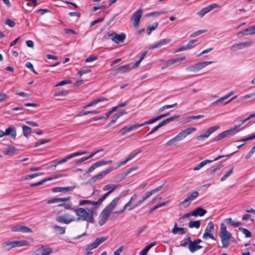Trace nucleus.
<instances>
[{
    "mask_svg": "<svg viewBox=\"0 0 255 255\" xmlns=\"http://www.w3.org/2000/svg\"><path fill=\"white\" fill-rule=\"evenodd\" d=\"M118 185L112 184L104 186L103 188V190L104 191H108V192L105 193L102 197L100 198V201H101L102 203L106 199V198L118 187Z\"/></svg>",
    "mask_w": 255,
    "mask_h": 255,
    "instance_id": "obj_14",
    "label": "nucleus"
},
{
    "mask_svg": "<svg viewBox=\"0 0 255 255\" xmlns=\"http://www.w3.org/2000/svg\"><path fill=\"white\" fill-rule=\"evenodd\" d=\"M200 226V221H191L188 223V227L190 228L198 229Z\"/></svg>",
    "mask_w": 255,
    "mask_h": 255,
    "instance_id": "obj_44",
    "label": "nucleus"
},
{
    "mask_svg": "<svg viewBox=\"0 0 255 255\" xmlns=\"http://www.w3.org/2000/svg\"><path fill=\"white\" fill-rule=\"evenodd\" d=\"M173 64L174 61H173V59H169L165 62V63L163 64V66L161 67V69H164Z\"/></svg>",
    "mask_w": 255,
    "mask_h": 255,
    "instance_id": "obj_56",
    "label": "nucleus"
},
{
    "mask_svg": "<svg viewBox=\"0 0 255 255\" xmlns=\"http://www.w3.org/2000/svg\"><path fill=\"white\" fill-rule=\"evenodd\" d=\"M199 195V193L198 191H194L191 193L187 197L182 201L180 203V204L183 205L186 203L187 204L188 206L191 202L195 200Z\"/></svg>",
    "mask_w": 255,
    "mask_h": 255,
    "instance_id": "obj_18",
    "label": "nucleus"
},
{
    "mask_svg": "<svg viewBox=\"0 0 255 255\" xmlns=\"http://www.w3.org/2000/svg\"><path fill=\"white\" fill-rule=\"evenodd\" d=\"M225 221L229 224V225L234 227H238L242 225V223L232 220L231 218H229L225 219Z\"/></svg>",
    "mask_w": 255,
    "mask_h": 255,
    "instance_id": "obj_42",
    "label": "nucleus"
},
{
    "mask_svg": "<svg viewBox=\"0 0 255 255\" xmlns=\"http://www.w3.org/2000/svg\"><path fill=\"white\" fill-rule=\"evenodd\" d=\"M53 228L59 234L62 235L64 234L65 232V228L64 227H60L58 225H54L53 226Z\"/></svg>",
    "mask_w": 255,
    "mask_h": 255,
    "instance_id": "obj_46",
    "label": "nucleus"
},
{
    "mask_svg": "<svg viewBox=\"0 0 255 255\" xmlns=\"http://www.w3.org/2000/svg\"><path fill=\"white\" fill-rule=\"evenodd\" d=\"M239 230L242 231V232L245 235L246 238H250L252 236L251 233L247 229L243 228H240Z\"/></svg>",
    "mask_w": 255,
    "mask_h": 255,
    "instance_id": "obj_52",
    "label": "nucleus"
},
{
    "mask_svg": "<svg viewBox=\"0 0 255 255\" xmlns=\"http://www.w3.org/2000/svg\"><path fill=\"white\" fill-rule=\"evenodd\" d=\"M159 120H160L159 118V117L158 116H156V117H154V118L149 120V121H147V122H145V123H144L143 124H139V125H140V126L141 127H142V126H143L144 125H146L153 124V123L157 122V121H158Z\"/></svg>",
    "mask_w": 255,
    "mask_h": 255,
    "instance_id": "obj_47",
    "label": "nucleus"
},
{
    "mask_svg": "<svg viewBox=\"0 0 255 255\" xmlns=\"http://www.w3.org/2000/svg\"><path fill=\"white\" fill-rule=\"evenodd\" d=\"M253 44V42L252 40H248L243 42L235 43L230 46V49L231 51H236L250 47Z\"/></svg>",
    "mask_w": 255,
    "mask_h": 255,
    "instance_id": "obj_8",
    "label": "nucleus"
},
{
    "mask_svg": "<svg viewBox=\"0 0 255 255\" xmlns=\"http://www.w3.org/2000/svg\"><path fill=\"white\" fill-rule=\"evenodd\" d=\"M25 66L29 69L32 72L35 74H37V72L34 70L32 64L30 62H27L25 64Z\"/></svg>",
    "mask_w": 255,
    "mask_h": 255,
    "instance_id": "obj_57",
    "label": "nucleus"
},
{
    "mask_svg": "<svg viewBox=\"0 0 255 255\" xmlns=\"http://www.w3.org/2000/svg\"><path fill=\"white\" fill-rule=\"evenodd\" d=\"M1 248L4 251H9L14 248L13 241H7L2 243L0 245Z\"/></svg>",
    "mask_w": 255,
    "mask_h": 255,
    "instance_id": "obj_33",
    "label": "nucleus"
},
{
    "mask_svg": "<svg viewBox=\"0 0 255 255\" xmlns=\"http://www.w3.org/2000/svg\"><path fill=\"white\" fill-rule=\"evenodd\" d=\"M5 135H9L12 139H15L16 136V129L14 126H9L4 131Z\"/></svg>",
    "mask_w": 255,
    "mask_h": 255,
    "instance_id": "obj_24",
    "label": "nucleus"
},
{
    "mask_svg": "<svg viewBox=\"0 0 255 255\" xmlns=\"http://www.w3.org/2000/svg\"><path fill=\"white\" fill-rule=\"evenodd\" d=\"M184 243L180 244V246L182 247H185L188 243L190 244V242H191L190 237L189 236H186L184 239Z\"/></svg>",
    "mask_w": 255,
    "mask_h": 255,
    "instance_id": "obj_53",
    "label": "nucleus"
},
{
    "mask_svg": "<svg viewBox=\"0 0 255 255\" xmlns=\"http://www.w3.org/2000/svg\"><path fill=\"white\" fill-rule=\"evenodd\" d=\"M8 98V96L3 93H0V102L5 101Z\"/></svg>",
    "mask_w": 255,
    "mask_h": 255,
    "instance_id": "obj_62",
    "label": "nucleus"
},
{
    "mask_svg": "<svg viewBox=\"0 0 255 255\" xmlns=\"http://www.w3.org/2000/svg\"><path fill=\"white\" fill-rule=\"evenodd\" d=\"M71 83V81L66 80H63L59 83H58L55 86H61L65 85L66 84H70Z\"/></svg>",
    "mask_w": 255,
    "mask_h": 255,
    "instance_id": "obj_61",
    "label": "nucleus"
},
{
    "mask_svg": "<svg viewBox=\"0 0 255 255\" xmlns=\"http://www.w3.org/2000/svg\"><path fill=\"white\" fill-rule=\"evenodd\" d=\"M104 20V17H101V18H98L97 19H95V20L92 21L90 23V26L91 27L93 26L94 25H95L96 24L103 21Z\"/></svg>",
    "mask_w": 255,
    "mask_h": 255,
    "instance_id": "obj_59",
    "label": "nucleus"
},
{
    "mask_svg": "<svg viewBox=\"0 0 255 255\" xmlns=\"http://www.w3.org/2000/svg\"><path fill=\"white\" fill-rule=\"evenodd\" d=\"M142 13V9L140 7L136 10L131 16V21L135 27L137 28L138 27Z\"/></svg>",
    "mask_w": 255,
    "mask_h": 255,
    "instance_id": "obj_11",
    "label": "nucleus"
},
{
    "mask_svg": "<svg viewBox=\"0 0 255 255\" xmlns=\"http://www.w3.org/2000/svg\"><path fill=\"white\" fill-rule=\"evenodd\" d=\"M20 232L22 233H31L32 231L30 228L25 226H20Z\"/></svg>",
    "mask_w": 255,
    "mask_h": 255,
    "instance_id": "obj_54",
    "label": "nucleus"
},
{
    "mask_svg": "<svg viewBox=\"0 0 255 255\" xmlns=\"http://www.w3.org/2000/svg\"><path fill=\"white\" fill-rule=\"evenodd\" d=\"M73 211L77 216V220L85 221L89 223L94 222L93 210L89 208H78L73 209Z\"/></svg>",
    "mask_w": 255,
    "mask_h": 255,
    "instance_id": "obj_1",
    "label": "nucleus"
},
{
    "mask_svg": "<svg viewBox=\"0 0 255 255\" xmlns=\"http://www.w3.org/2000/svg\"><path fill=\"white\" fill-rule=\"evenodd\" d=\"M220 7V6L216 3L211 4L204 8L201 10L197 12V14L200 17H203L206 13L211 11L212 9Z\"/></svg>",
    "mask_w": 255,
    "mask_h": 255,
    "instance_id": "obj_15",
    "label": "nucleus"
},
{
    "mask_svg": "<svg viewBox=\"0 0 255 255\" xmlns=\"http://www.w3.org/2000/svg\"><path fill=\"white\" fill-rule=\"evenodd\" d=\"M234 167H232L229 170H228L224 175L220 179L221 182L226 180L233 172Z\"/></svg>",
    "mask_w": 255,
    "mask_h": 255,
    "instance_id": "obj_48",
    "label": "nucleus"
},
{
    "mask_svg": "<svg viewBox=\"0 0 255 255\" xmlns=\"http://www.w3.org/2000/svg\"><path fill=\"white\" fill-rule=\"evenodd\" d=\"M104 151V149H99V150H96L95 151L91 153V154L89 156H87V157H82L81 158H80V159H79L77 162H76V163L77 164H80V163H81L82 162L90 159V158L92 157L94 155H95L96 154L98 153V152H100V151Z\"/></svg>",
    "mask_w": 255,
    "mask_h": 255,
    "instance_id": "obj_38",
    "label": "nucleus"
},
{
    "mask_svg": "<svg viewBox=\"0 0 255 255\" xmlns=\"http://www.w3.org/2000/svg\"><path fill=\"white\" fill-rule=\"evenodd\" d=\"M110 214L106 210L102 211L99 217V224L100 226H103L106 222Z\"/></svg>",
    "mask_w": 255,
    "mask_h": 255,
    "instance_id": "obj_25",
    "label": "nucleus"
},
{
    "mask_svg": "<svg viewBox=\"0 0 255 255\" xmlns=\"http://www.w3.org/2000/svg\"><path fill=\"white\" fill-rule=\"evenodd\" d=\"M52 253L51 248L45 246H41L34 253V255H49Z\"/></svg>",
    "mask_w": 255,
    "mask_h": 255,
    "instance_id": "obj_20",
    "label": "nucleus"
},
{
    "mask_svg": "<svg viewBox=\"0 0 255 255\" xmlns=\"http://www.w3.org/2000/svg\"><path fill=\"white\" fill-rule=\"evenodd\" d=\"M255 138V134L254 135H252L250 136H249L247 137L243 138L240 139L238 140L237 142H246L250 140H252Z\"/></svg>",
    "mask_w": 255,
    "mask_h": 255,
    "instance_id": "obj_55",
    "label": "nucleus"
},
{
    "mask_svg": "<svg viewBox=\"0 0 255 255\" xmlns=\"http://www.w3.org/2000/svg\"><path fill=\"white\" fill-rule=\"evenodd\" d=\"M75 188V186L68 187H56L52 189L53 192H67L72 191Z\"/></svg>",
    "mask_w": 255,
    "mask_h": 255,
    "instance_id": "obj_29",
    "label": "nucleus"
},
{
    "mask_svg": "<svg viewBox=\"0 0 255 255\" xmlns=\"http://www.w3.org/2000/svg\"><path fill=\"white\" fill-rule=\"evenodd\" d=\"M213 63V61H210L199 62L187 67L186 70L187 71L196 72Z\"/></svg>",
    "mask_w": 255,
    "mask_h": 255,
    "instance_id": "obj_7",
    "label": "nucleus"
},
{
    "mask_svg": "<svg viewBox=\"0 0 255 255\" xmlns=\"http://www.w3.org/2000/svg\"><path fill=\"white\" fill-rule=\"evenodd\" d=\"M207 213L206 210L201 207H198L194 210L192 211V214L193 216H203Z\"/></svg>",
    "mask_w": 255,
    "mask_h": 255,
    "instance_id": "obj_35",
    "label": "nucleus"
},
{
    "mask_svg": "<svg viewBox=\"0 0 255 255\" xmlns=\"http://www.w3.org/2000/svg\"><path fill=\"white\" fill-rule=\"evenodd\" d=\"M102 204V202L100 201V199L98 201H92L88 200H81L79 201V205L83 206L86 204H90L94 206H100Z\"/></svg>",
    "mask_w": 255,
    "mask_h": 255,
    "instance_id": "obj_30",
    "label": "nucleus"
},
{
    "mask_svg": "<svg viewBox=\"0 0 255 255\" xmlns=\"http://www.w3.org/2000/svg\"><path fill=\"white\" fill-rule=\"evenodd\" d=\"M59 207H63L65 209L68 210H73L72 208H71V204L70 203H64V204H60L58 205Z\"/></svg>",
    "mask_w": 255,
    "mask_h": 255,
    "instance_id": "obj_58",
    "label": "nucleus"
},
{
    "mask_svg": "<svg viewBox=\"0 0 255 255\" xmlns=\"http://www.w3.org/2000/svg\"><path fill=\"white\" fill-rule=\"evenodd\" d=\"M2 152L5 155H13L18 152V150L11 145H7L6 147L1 149Z\"/></svg>",
    "mask_w": 255,
    "mask_h": 255,
    "instance_id": "obj_21",
    "label": "nucleus"
},
{
    "mask_svg": "<svg viewBox=\"0 0 255 255\" xmlns=\"http://www.w3.org/2000/svg\"><path fill=\"white\" fill-rule=\"evenodd\" d=\"M97 59V57L94 55H91L86 59V62H92Z\"/></svg>",
    "mask_w": 255,
    "mask_h": 255,
    "instance_id": "obj_63",
    "label": "nucleus"
},
{
    "mask_svg": "<svg viewBox=\"0 0 255 255\" xmlns=\"http://www.w3.org/2000/svg\"><path fill=\"white\" fill-rule=\"evenodd\" d=\"M165 185V183H163L162 185L160 186H159L155 188V189H153L150 191H148L146 193L145 195L143 196V197L145 198L146 200L147 198H148L149 197H150L152 194L157 192L159 190H161V189L163 187V186Z\"/></svg>",
    "mask_w": 255,
    "mask_h": 255,
    "instance_id": "obj_34",
    "label": "nucleus"
},
{
    "mask_svg": "<svg viewBox=\"0 0 255 255\" xmlns=\"http://www.w3.org/2000/svg\"><path fill=\"white\" fill-rule=\"evenodd\" d=\"M219 235L222 244V248H227L230 245L232 234L227 230V227L224 223H221Z\"/></svg>",
    "mask_w": 255,
    "mask_h": 255,
    "instance_id": "obj_3",
    "label": "nucleus"
},
{
    "mask_svg": "<svg viewBox=\"0 0 255 255\" xmlns=\"http://www.w3.org/2000/svg\"><path fill=\"white\" fill-rule=\"evenodd\" d=\"M139 127H140L139 124H135L129 127H125L120 130V133L121 135H124L131 132V131L136 129Z\"/></svg>",
    "mask_w": 255,
    "mask_h": 255,
    "instance_id": "obj_23",
    "label": "nucleus"
},
{
    "mask_svg": "<svg viewBox=\"0 0 255 255\" xmlns=\"http://www.w3.org/2000/svg\"><path fill=\"white\" fill-rule=\"evenodd\" d=\"M172 233L175 235H183L186 233V231L184 228L177 227V223L175 222L174 228L172 230Z\"/></svg>",
    "mask_w": 255,
    "mask_h": 255,
    "instance_id": "obj_31",
    "label": "nucleus"
},
{
    "mask_svg": "<svg viewBox=\"0 0 255 255\" xmlns=\"http://www.w3.org/2000/svg\"><path fill=\"white\" fill-rule=\"evenodd\" d=\"M196 128L193 127H190L183 130L179 132L176 136L172 138L171 140L167 142L166 143H173L174 142H179L184 139L187 135L195 131Z\"/></svg>",
    "mask_w": 255,
    "mask_h": 255,
    "instance_id": "obj_4",
    "label": "nucleus"
},
{
    "mask_svg": "<svg viewBox=\"0 0 255 255\" xmlns=\"http://www.w3.org/2000/svg\"><path fill=\"white\" fill-rule=\"evenodd\" d=\"M22 129L23 134L26 137H28L31 134L32 130L29 127L23 125L22 126Z\"/></svg>",
    "mask_w": 255,
    "mask_h": 255,
    "instance_id": "obj_41",
    "label": "nucleus"
},
{
    "mask_svg": "<svg viewBox=\"0 0 255 255\" xmlns=\"http://www.w3.org/2000/svg\"><path fill=\"white\" fill-rule=\"evenodd\" d=\"M179 117V115H175L166 119H165L161 121L158 125L152 129L149 132L148 134L153 133V132L157 131L159 128L165 125L166 124L172 122Z\"/></svg>",
    "mask_w": 255,
    "mask_h": 255,
    "instance_id": "obj_13",
    "label": "nucleus"
},
{
    "mask_svg": "<svg viewBox=\"0 0 255 255\" xmlns=\"http://www.w3.org/2000/svg\"><path fill=\"white\" fill-rule=\"evenodd\" d=\"M107 35L117 44L123 42L126 38V35L124 33H121L119 34L115 32H108L107 33Z\"/></svg>",
    "mask_w": 255,
    "mask_h": 255,
    "instance_id": "obj_5",
    "label": "nucleus"
},
{
    "mask_svg": "<svg viewBox=\"0 0 255 255\" xmlns=\"http://www.w3.org/2000/svg\"><path fill=\"white\" fill-rule=\"evenodd\" d=\"M114 169V168L113 167H110L107 169L106 170L102 171L99 174L92 177L89 180V182L91 183H94L97 180H99L104 176H105L107 174L111 172Z\"/></svg>",
    "mask_w": 255,
    "mask_h": 255,
    "instance_id": "obj_19",
    "label": "nucleus"
},
{
    "mask_svg": "<svg viewBox=\"0 0 255 255\" xmlns=\"http://www.w3.org/2000/svg\"><path fill=\"white\" fill-rule=\"evenodd\" d=\"M87 153H88V152H87V151L76 152L73 153L72 154H71L67 156L64 158L58 161V163H59V164L63 163L64 162H67L68 160H69L70 159H71L72 158H73V157H76L78 155L84 154H86Z\"/></svg>",
    "mask_w": 255,
    "mask_h": 255,
    "instance_id": "obj_28",
    "label": "nucleus"
},
{
    "mask_svg": "<svg viewBox=\"0 0 255 255\" xmlns=\"http://www.w3.org/2000/svg\"><path fill=\"white\" fill-rule=\"evenodd\" d=\"M202 242L201 239H195L190 242V244L188 245V249L191 253L195 252L202 248V246H200L199 244Z\"/></svg>",
    "mask_w": 255,
    "mask_h": 255,
    "instance_id": "obj_16",
    "label": "nucleus"
},
{
    "mask_svg": "<svg viewBox=\"0 0 255 255\" xmlns=\"http://www.w3.org/2000/svg\"><path fill=\"white\" fill-rule=\"evenodd\" d=\"M156 245L155 242L151 243L148 246H146L139 253V255H146L149 250L153 246Z\"/></svg>",
    "mask_w": 255,
    "mask_h": 255,
    "instance_id": "obj_39",
    "label": "nucleus"
},
{
    "mask_svg": "<svg viewBox=\"0 0 255 255\" xmlns=\"http://www.w3.org/2000/svg\"><path fill=\"white\" fill-rule=\"evenodd\" d=\"M56 220L57 222L60 223L68 224L71 222L75 221L76 218L75 217L67 214L57 216L56 217Z\"/></svg>",
    "mask_w": 255,
    "mask_h": 255,
    "instance_id": "obj_12",
    "label": "nucleus"
},
{
    "mask_svg": "<svg viewBox=\"0 0 255 255\" xmlns=\"http://www.w3.org/2000/svg\"><path fill=\"white\" fill-rule=\"evenodd\" d=\"M14 248L21 247L22 246H28L29 245L28 241L25 240H21L20 241H12Z\"/></svg>",
    "mask_w": 255,
    "mask_h": 255,
    "instance_id": "obj_36",
    "label": "nucleus"
},
{
    "mask_svg": "<svg viewBox=\"0 0 255 255\" xmlns=\"http://www.w3.org/2000/svg\"><path fill=\"white\" fill-rule=\"evenodd\" d=\"M108 236H103L97 238L96 240L92 243L88 244L86 246L87 250H92L96 249L100 245L105 242L108 239Z\"/></svg>",
    "mask_w": 255,
    "mask_h": 255,
    "instance_id": "obj_10",
    "label": "nucleus"
},
{
    "mask_svg": "<svg viewBox=\"0 0 255 255\" xmlns=\"http://www.w3.org/2000/svg\"><path fill=\"white\" fill-rule=\"evenodd\" d=\"M214 228V224L212 222H209L203 235V238L205 240H207L210 238L213 240H215L216 238L214 237L213 234Z\"/></svg>",
    "mask_w": 255,
    "mask_h": 255,
    "instance_id": "obj_9",
    "label": "nucleus"
},
{
    "mask_svg": "<svg viewBox=\"0 0 255 255\" xmlns=\"http://www.w3.org/2000/svg\"><path fill=\"white\" fill-rule=\"evenodd\" d=\"M130 69V64H126L125 65L120 66L118 68L114 70V74H118L119 73H126Z\"/></svg>",
    "mask_w": 255,
    "mask_h": 255,
    "instance_id": "obj_32",
    "label": "nucleus"
},
{
    "mask_svg": "<svg viewBox=\"0 0 255 255\" xmlns=\"http://www.w3.org/2000/svg\"><path fill=\"white\" fill-rule=\"evenodd\" d=\"M5 23L10 27H13L15 25V23L10 19L6 20Z\"/></svg>",
    "mask_w": 255,
    "mask_h": 255,
    "instance_id": "obj_60",
    "label": "nucleus"
},
{
    "mask_svg": "<svg viewBox=\"0 0 255 255\" xmlns=\"http://www.w3.org/2000/svg\"><path fill=\"white\" fill-rule=\"evenodd\" d=\"M245 31L247 35L254 34L255 33V25L251 26L249 28L245 29Z\"/></svg>",
    "mask_w": 255,
    "mask_h": 255,
    "instance_id": "obj_50",
    "label": "nucleus"
},
{
    "mask_svg": "<svg viewBox=\"0 0 255 255\" xmlns=\"http://www.w3.org/2000/svg\"><path fill=\"white\" fill-rule=\"evenodd\" d=\"M243 145L244 144H240L239 146H238L236 147V148L237 149H239V148H241ZM230 145H231V144H227V145L225 147V148H227V149H228L229 150V152L228 153H227V154H226L225 155H222L218 156L217 157H216V158H215L213 160L206 159V160H205L204 161H202L198 165L196 166L194 168L193 170L194 171L198 170L200 169L202 167H203L204 166L206 165L207 163H210L212 162L213 161L219 160V159H221V158H222L223 157H228V156H231V155L233 154L234 153L238 151V149H236V150H231V149Z\"/></svg>",
    "mask_w": 255,
    "mask_h": 255,
    "instance_id": "obj_2",
    "label": "nucleus"
},
{
    "mask_svg": "<svg viewBox=\"0 0 255 255\" xmlns=\"http://www.w3.org/2000/svg\"><path fill=\"white\" fill-rule=\"evenodd\" d=\"M141 152V150H137L136 151H134L131 153H130L128 156L123 161H122L120 162L118 166L116 167V168H119L122 165H123L127 163L128 161L131 160L132 158H133L134 157H135L138 154L140 153Z\"/></svg>",
    "mask_w": 255,
    "mask_h": 255,
    "instance_id": "obj_22",
    "label": "nucleus"
},
{
    "mask_svg": "<svg viewBox=\"0 0 255 255\" xmlns=\"http://www.w3.org/2000/svg\"><path fill=\"white\" fill-rule=\"evenodd\" d=\"M220 128V127L219 126H213L209 128L206 131H205L204 133L201 134L199 136L197 137V139L198 140H202L205 138H208L212 133H213L214 131L218 130Z\"/></svg>",
    "mask_w": 255,
    "mask_h": 255,
    "instance_id": "obj_17",
    "label": "nucleus"
},
{
    "mask_svg": "<svg viewBox=\"0 0 255 255\" xmlns=\"http://www.w3.org/2000/svg\"><path fill=\"white\" fill-rule=\"evenodd\" d=\"M91 72V70L90 69H83L82 70H80L78 73L77 75H79L80 76H81L83 74H85L88 73H90Z\"/></svg>",
    "mask_w": 255,
    "mask_h": 255,
    "instance_id": "obj_64",
    "label": "nucleus"
},
{
    "mask_svg": "<svg viewBox=\"0 0 255 255\" xmlns=\"http://www.w3.org/2000/svg\"><path fill=\"white\" fill-rule=\"evenodd\" d=\"M197 42V40L196 39H192V40H190L188 43H187V44L186 45V47L187 48V49H190V48H192L193 47H194V46H195L196 45V43Z\"/></svg>",
    "mask_w": 255,
    "mask_h": 255,
    "instance_id": "obj_51",
    "label": "nucleus"
},
{
    "mask_svg": "<svg viewBox=\"0 0 255 255\" xmlns=\"http://www.w3.org/2000/svg\"><path fill=\"white\" fill-rule=\"evenodd\" d=\"M171 41V39H169V38H165V39H161V40H159L158 42H157L156 44L150 46L149 48V49H154L155 48H160L161 46H163L165 45L168 44Z\"/></svg>",
    "mask_w": 255,
    "mask_h": 255,
    "instance_id": "obj_26",
    "label": "nucleus"
},
{
    "mask_svg": "<svg viewBox=\"0 0 255 255\" xmlns=\"http://www.w3.org/2000/svg\"><path fill=\"white\" fill-rule=\"evenodd\" d=\"M119 199V197L115 198L111 201V202L107 206H106V207L104 210H106L110 214H111L112 211L115 208V207L117 205Z\"/></svg>",
    "mask_w": 255,
    "mask_h": 255,
    "instance_id": "obj_27",
    "label": "nucleus"
},
{
    "mask_svg": "<svg viewBox=\"0 0 255 255\" xmlns=\"http://www.w3.org/2000/svg\"><path fill=\"white\" fill-rule=\"evenodd\" d=\"M108 99L107 98H104V97L99 98L95 100L92 101L90 104H89L88 105L86 106L85 107V108H86L89 107L95 106V105H97V104H98L99 103H100L101 102H103V101H108Z\"/></svg>",
    "mask_w": 255,
    "mask_h": 255,
    "instance_id": "obj_40",
    "label": "nucleus"
},
{
    "mask_svg": "<svg viewBox=\"0 0 255 255\" xmlns=\"http://www.w3.org/2000/svg\"><path fill=\"white\" fill-rule=\"evenodd\" d=\"M238 132V127H234L230 128L229 129H227L224 131L219 134L215 138V140L216 141H219L221 139L224 138L227 136L234 135Z\"/></svg>",
    "mask_w": 255,
    "mask_h": 255,
    "instance_id": "obj_6",
    "label": "nucleus"
},
{
    "mask_svg": "<svg viewBox=\"0 0 255 255\" xmlns=\"http://www.w3.org/2000/svg\"><path fill=\"white\" fill-rule=\"evenodd\" d=\"M158 26V23L157 22H155L151 25H149L147 27V34L148 35H150L152 31L155 29Z\"/></svg>",
    "mask_w": 255,
    "mask_h": 255,
    "instance_id": "obj_43",
    "label": "nucleus"
},
{
    "mask_svg": "<svg viewBox=\"0 0 255 255\" xmlns=\"http://www.w3.org/2000/svg\"><path fill=\"white\" fill-rule=\"evenodd\" d=\"M177 105V103H175L174 104H172V105H164V106H162V107H161L158 110V112H162V111H163L166 109H169V108L174 107Z\"/></svg>",
    "mask_w": 255,
    "mask_h": 255,
    "instance_id": "obj_49",
    "label": "nucleus"
},
{
    "mask_svg": "<svg viewBox=\"0 0 255 255\" xmlns=\"http://www.w3.org/2000/svg\"><path fill=\"white\" fill-rule=\"evenodd\" d=\"M145 200H146L145 198L143 196H142L140 200H138L136 203L133 204L132 206V207H130L128 210H133V209L137 208V207L141 205Z\"/></svg>",
    "mask_w": 255,
    "mask_h": 255,
    "instance_id": "obj_45",
    "label": "nucleus"
},
{
    "mask_svg": "<svg viewBox=\"0 0 255 255\" xmlns=\"http://www.w3.org/2000/svg\"><path fill=\"white\" fill-rule=\"evenodd\" d=\"M70 199V197H67L66 198H54L48 200L47 203L50 204L60 202H65L69 200Z\"/></svg>",
    "mask_w": 255,
    "mask_h": 255,
    "instance_id": "obj_37",
    "label": "nucleus"
}]
</instances>
